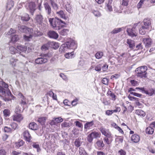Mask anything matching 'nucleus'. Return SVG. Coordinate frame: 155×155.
Masks as SVG:
<instances>
[{
    "mask_svg": "<svg viewBox=\"0 0 155 155\" xmlns=\"http://www.w3.org/2000/svg\"><path fill=\"white\" fill-rule=\"evenodd\" d=\"M0 93L3 97V99L5 101H9L11 100L10 96L12 94L10 90L8 88V84L3 81L0 82Z\"/></svg>",
    "mask_w": 155,
    "mask_h": 155,
    "instance_id": "nucleus-1",
    "label": "nucleus"
},
{
    "mask_svg": "<svg viewBox=\"0 0 155 155\" xmlns=\"http://www.w3.org/2000/svg\"><path fill=\"white\" fill-rule=\"evenodd\" d=\"M77 48V44L76 42L74 40H71L62 45L59 49V51L61 52H64L68 49H75Z\"/></svg>",
    "mask_w": 155,
    "mask_h": 155,
    "instance_id": "nucleus-2",
    "label": "nucleus"
},
{
    "mask_svg": "<svg viewBox=\"0 0 155 155\" xmlns=\"http://www.w3.org/2000/svg\"><path fill=\"white\" fill-rule=\"evenodd\" d=\"M49 21L51 26L53 28H55L56 29H59L61 27H64V25L66 24L65 22L57 17L55 18H50Z\"/></svg>",
    "mask_w": 155,
    "mask_h": 155,
    "instance_id": "nucleus-3",
    "label": "nucleus"
},
{
    "mask_svg": "<svg viewBox=\"0 0 155 155\" xmlns=\"http://www.w3.org/2000/svg\"><path fill=\"white\" fill-rule=\"evenodd\" d=\"M41 2H39L38 0H35V2H31L29 3L26 5V8L28 9L29 12L32 15H33L34 13L36 10V7L37 5H38V9L41 10Z\"/></svg>",
    "mask_w": 155,
    "mask_h": 155,
    "instance_id": "nucleus-4",
    "label": "nucleus"
},
{
    "mask_svg": "<svg viewBox=\"0 0 155 155\" xmlns=\"http://www.w3.org/2000/svg\"><path fill=\"white\" fill-rule=\"evenodd\" d=\"M147 69L146 66H142L137 68L135 72L137 74V76L141 78H145L147 77L146 71Z\"/></svg>",
    "mask_w": 155,
    "mask_h": 155,
    "instance_id": "nucleus-5",
    "label": "nucleus"
},
{
    "mask_svg": "<svg viewBox=\"0 0 155 155\" xmlns=\"http://www.w3.org/2000/svg\"><path fill=\"white\" fill-rule=\"evenodd\" d=\"M35 20L36 22L41 26L42 28H44L46 27V25L43 23V19L42 15H37L35 18Z\"/></svg>",
    "mask_w": 155,
    "mask_h": 155,
    "instance_id": "nucleus-6",
    "label": "nucleus"
},
{
    "mask_svg": "<svg viewBox=\"0 0 155 155\" xmlns=\"http://www.w3.org/2000/svg\"><path fill=\"white\" fill-rule=\"evenodd\" d=\"M18 30L21 32L31 34L33 31V29L28 28L23 25H19L18 26Z\"/></svg>",
    "mask_w": 155,
    "mask_h": 155,
    "instance_id": "nucleus-7",
    "label": "nucleus"
},
{
    "mask_svg": "<svg viewBox=\"0 0 155 155\" xmlns=\"http://www.w3.org/2000/svg\"><path fill=\"white\" fill-rule=\"evenodd\" d=\"M127 31L128 35L132 38L136 37L137 35V30L127 28Z\"/></svg>",
    "mask_w": 155,
    "mask_h": 155,
    "instance_id": "nucleus-8",
    "label": "nucleus"
},
{
    "mask_svg": "<svg viewBox=\"0 0 155 155\" xmlns=\"http://www.w3.org/2000/svg\"><path fill=\"white\" fill-rule=\"evenodd\" d=\"M136 89H139L141 90L142 93H145L150 96H152L155 91V90L153 89H150L147 90H145L144 87H136Z\"/></svg>",
    "mask_w": 155,
    "mask_h": 155,
    "instance_id": "nucleus-9",
    "label": "nucleus"
},
{
    "mask_svg": "<svg viewBox=\"0 0 155 155\" xmlns=\"http://www.w3.org/2000/svg\"><path fill=\"white\" fill-rule=\"evenodd\" d=\"M49 0H45L44 3V5L45 10L48 14L50 15L51 12V8L50 6V3H49Z\"/></svg>",
    "mask_w": 155,
    "mask_h": 155,
    "instance_id": "nucleus-10",
    "label": "nucleus"
},
{
    "mask_svg": "<svg viewBox=\"0 0 155 155\" xmlns=\"http://www.w3.org/2000/svg\"><path fill=\"white\" fill-rule=\"evenodd\" d=\"M27 48L26 46H23L22 45H18L17 47V49L21 51L20 52L19 51H18L17 53L21 55L23 57H25V55L23 54H22V53H25L26 51Z\"/></svg>",
    "mask_w": 155,
    "mask_h": 155,
    "instance_id": "nucleus-11",
    "label": "nucleus"
},
{
    "mask_svg": "<svg viewBox=\"0 0 155 155\" xmlns=\"http://www.w3.org/2000/svg\"><path fill=\"white\" fill-rule=\"evenodd\" d=\"M142 41L144 44L146 48L150 47L153 42L152 39L150 38H143V39Z\"/></svg>",
    "mask_w": 155,
    "mask_h": 155,
    "instance_id": "nucleus-12",
    "label": "nucleus"
},
{
    "mask_svg": "<svg viewBox=\"0 0 155 155\" xmlns=\"http://www.w3.org/2000/svg\"><path fill=\"white\" fill-rule=\"evenodd\" d=\"M12 119L14 121L20 122L23 119V117L21 114H16L12 116Z\"/></svg>",
    "mask_w": 155,
    "mask_h": 155,
    "instance_id": "nucleus-13",
    "label": "nucleus"
},
{
    "mask_svg": "<svg viewBox=\"0 0 155 155\" xmlns=\"http://www.w3.org/2000/svg\"><path fill=\"white\" fill-rule=\"evenodd\" d=\"M100 130L102 134L106 137H109L111 135V133L108 130L106 129L103 127H101L100 128Z\"/></svg>",
    "mask_w": 155,
    "mask_h": 155,
    "instance_id": "nucleus-14",
    "label": "nucleus"
},
{
    "mask_svg": "<svg viewBox=\"0 0 155 155\" xmlns=\"http://www.w3.org/2000/svg\"><path fill=\"white\" fill-rule=\"evenodd\" d=\"M48 35L50 38L55 39H57L58 37V33L54 31H49L48 33Z\"/></svg>",
    "mask_w": 155,
    "mask_h": 155,
    "instance_id": "nucleus-15",
    "label": "nucleus"
},
{
    "mask_svg": "<svg viewBox=\"0 0 155 155\" xmlns=\"http://www.w3.org/2000/svg\"><path fill=\"white\" fill-rule=\"evenodd\" d=\"M23 136L26 140L28 142H31V137L28 130L25 131L23 133Z\"/></svg>",
    "mask_w": 155,
    "mask_h": 155,
    "instance_id": "nucleus-16",
    "label": "nucleus"
},
{
    "mask_svg": "<svg viewBox=\"0 0 155 155\" xmlns=\"http://www.w3.org/2000/svg\"><path fill=\"white\" fill-rule=\"evenodd\" d=\"M47 61V58H39L35 59V63L38 64L45 63Z\"/></svg>",
    "mask_w": 155,
    "mask_h": 155,
    "instance_id": "nucleus-17",
    "label": "nucleus"
},
{
    "mask_svg": "<svg viewBox=\"0 0 155 155\" xmlns=\"http://www.w3.org/2000/svg\"><path fill=\"white\" fill-rule=\"evenodd\" d=\"M94 125V121L93 120L91 122H87L85 124L84 128L85 129L89 130L92 128Z\"/></svg>",
    "mask_w": 155,
    "mask_h": 155,
    "instance_id": "nucleus-18",
    "label": "nucleus"
},
{
    "mask_svg": "<svg viewBox=\"0 0 155 155\" xmlns=\"http://www.w3.org/2000/svg\"><path fill=\"white\" fill-rule=\"evenodd\" d=\"M95 146L97 148L101 149L104 146V144L102 140H99L96 142Z\"/></svg>",
    "mask_w": 155,
    "mask_h": 155,
    "instance_id": "nucleus-19",
    "label": "nucleus"
},
{
    "mask_svg": "<svg viewBox=\"0 0 155 155\" xmlns=\"http://www.w3.org/2000/svg\"><path fill=\"white\" fill-rule=\"evenodd\" d=\"M140 140L139 136L137 134H135L131 136V140L134 143H137Z\"/></svg>",
    "mask_w": 155,
    "mask_h": 155,
    "instance_id": "nucleus-20",
    "label": "nucleus"
},
{
    "mask_svg": "<svg viewBox=\"0 0 155 155\" xmlns=\"http://www.w3.org/2000/svg\"><path fill=\"white\" fill-rule=\"evenodd\" d=\"M125 28L122 27L120 28H117L114 29L111 32L112 34H116L122 31L125 30Z\"/></svg>",
    "mask_w": 155,
    "mask_h": 155,
    "instance_id": "nucleus-21",
    "label": "nucleus"
},
{
    "mask_svg": "<svg viewBox=\"0 0 155 155\" xmlns=\"http://www.w3.org/2000/svg\"><path fill=\"white\" fill-rule=\"evenodd\" d=\"M29 128L32 130H36L38 129V126L35 123L32 122L29 124Z\"/></svg>",
    "mask_w": 155,
    "mask_h": 155,
    "instance_id": "nucleus-22",
    "label": "nucleus"
},
{
    "mask_svg": "<svg viewBox=\"0 0 155 155\" xmlns=\"http://www.w3.org/2000/svg\"><path fill=\"white\" fill-rule=\"evenodd\" d=\"M149 27L148 26H143L139 29V33L142 35H144L146 32V30H148Z\"/></svg>",
    "mask_w": 155,
    "mask_h": 155,
    "instance_id": "nucleus-23",
    "label": "nucleus"
},
{
    "mask_svg": "<svg viewBox=\"0 0 155 155\" xmlns=\"http://www.w3.org/2000/svg\"><path fill=\"white\" fill-rule=\"evenodd\" d=\"M104 140L107 144L108 145L110 144L113 140L112 137L111 135H110V136L109 137H105Z\"/></svg>",
    "mask_w": 155,
    "mask_h": 155,
    "instance_id": "nucleus-24",
    "label": "nucleus"
},
{
    "mask_svg": "<svg viewBox=\"0 0 155 155\" xmlns=\"http://www.w3.org/2000/svg\"><path fill=\"white\" fill-rule=\"evenodd\" d=\"M56 14L58 16H59L61 18L66 20L67 18V17L66 16L63 11L61 10L60 11L56 12Z\"/></svg>",
    "mask_w": 155,
    "mask_h": 155,
    "instance_id": "nucleus-25",
    "label": "nucleus"
},
{
    "mask_svg": "<svg viewBox=\"0 0 155 155\" xmlns=\"http://www.w3.org/2000/svg\"><path fill=\"white\" fill-rule=\"evenodd\" d=\"M49 3L51 5L52 8L55 10H57L58 8V5L53 1L49 0Z\"/></svg>",
    "mask_w": 155,
    "mask_h": 155,
    "instance_id": "nucleus-26",
    "label": "nucleus"
},
{
    "mask_svg": "<svg viewBox=\"0 0 155 155\" xmlns=\"http://www.w3.org/2000/svg\"><path fill=\"white\" fill-rule=\"evenodd\" d=\"M107 94L111 97V99L114 101H115L116 99V96L115 94L111 91H108L107 92Z\"/></svg>",
    "mask_w": 155,
    "mask_h": 155,
    "instance_id": "nucleus-27",
    "label": "nucleus"
},
{
    "mask_svg": "<svg viewBox=\"0 0 155 155\" xmlns=\"http://www.w3.org/2000/svg\"><path fill=\"white\" fill-rule=\"evenodd\" d=\"M14 5V3L12 1L9 0L8 2L7 5V8L8 10H10L13 7Z\"/></svg>",
    "mask_w": 155,
    "mask_h": 155,
    "instance_id": "nucleus-28",
    "label": "nucleus"
},
{
    "mask_svg": "<svg viewBox=\"0 0 155 155\" xmlns=\"http://www.w3.org/2000/svg\"><path fill=\"white\" fill-rule=\"evenodd\" d=\"M135 113L139 116L142 117H144L145 116L146 114L142 110H136Z\"/></svg>",
    "mask_w": 155,
    "mask_h": 155,
    "instance_id": "nucleus-29",
    "label": "nucleus"
},
{
    "mask_svg": "<svg viewBox=\"0 0 155 155\" xmlns=\"http://www.w3.org/2000/svg\"><path fill=\"white\" fill-rule=\"evenodd\" d=\"M127 43L130 48H133L135 46L134 41L131 39H128Z\"/></svg>",
    "mask_w": 155,
    "mask_h": 155,
    "instance_id": "nucleus-30",
    "label": "nucleus"
},
{
    "mask_svg": "<svg viewBox=\"0 0 155 155\" xmlns=\"http://www.w3.org/2000/svg\"><path fill=\"white\" fill-rule=\"evenodd\" d=\"M19 39V38L18 35H12L11 42L12 43H15Z\"/></svg>",
    "mask_w": 155,
    "mask_h": 155,
    "instance_id": "nucleus-31",
    "label": "nucleus"
},
{
    "mask_svg": "<svg viewBox=\"0 0 155 155\" xmlns=\"http://www.w3.org/2000/svg\"><path fill=\"white\" fill-rule=\"evenodd\" d=\"M145 131L147 134H151L153 133L154 129L151 127H148L146 128Z\"/></svg>",
    "mask_w": 155,
    "mask_h": 155,
    "instance_id": "nucleus-32",
    "label": "nucleus"
},
{
    "mask_svg": "<svg viewBox=\"0 0 155 155\" xmlns=\"http://www.w3.org/2000/svg\"><path fill=\"white\" fill-rule=\"evenodd\" d=\"M69 32V30L68 29H64L61 30L60 34L61 35L63 36L67 35Z\"/></svg>",
    "mask_w": 155,
    "mask_h": 155,
    "instance_id": "nucleus-33",
    "label": "nucleus"
},
{
    "mask_svg": "<svg viewBox=\"0 0 155 155\" xmlns=\"http://www.w3.org/2000/svg\"><path fill=\"white\" fill-rule=\"evenodd\" d=\"M74 55V52L72 51L71 52H68L66 53L65 54V57L68 59L72 58H73V55Z\"/></svg>",
    "mask_w": 155,
    "mask_h": 155,
    "instance_id": "nucleus-34",
    "label": "nucleus"
},
{
    "mask_svg": "<svg viewBox=\"0 0 155 155\" xmlns=\"http://www.w3.org/2000/svg\"><path fill=\"white\" fill-rule=\"evenodd\" d=\"M143 23L144 26H148L149 27L151 24V21L149 19L145 18L143 20Z\"/></svg>",
    "mask_w": 155,
    "mask_h": 155,
    "instance_id": "nucleus-35",
    "label": "nucleus"
},
{
    "mask_svg": "<svg viewBox=\"0 0 155 155\" xmlns=\"http://www.w3.org/2000/svg\"><path fill=\"white\" fill-rule=\"evenodd\" d=\"M32 34V35L33 36H38L41 35L42 34V33L40 31H39L37 30H35L34 32H33V31H32V32L31 33Z\"/></svg>",
    "mask_w": 155,
    "mask_h": 155,
    "instance_id": "nucleus-36",
    "label": "nucleus"
},
{
    "mask_svg": "<svg viewBox=\"0 0 155 155\" xmlns=\"http://www.w3.org/2000/svg\"><path fill=\"white\" fill-rule=\"evenodd\" d=\"M25 142L22 140H19L18 142L16 143V147L17 148H19L20 147L23 146Z\"/></svg>",
    "mask_w": 155,
    "mask_h": 155,
    "instance_id": "nucleus-37",
    "label": "nucleus"
},
{
    "mask_svg": "<svg viewBox=\"0 0 155 155\" xmlns=\"http://www.w3.org/2000/svg\"><path fill=\"white\" fill-rule=\"evenodd\" d=\"M103 55V52L101 51H98L95 54V57L97 59H100L101 58Z\"/></svg>",
    "mask_w": 155,
    "mask_h": 155,
    "instance_id": "nucleus-38",
    "label": "nucleus"
},
{
    "mask_svg": "<svg viewBox=\"0 0 155 155\" xmlns=\"http://www.w3.org/2000/svg\"><path fill=\"white\" fill-rule=\"evenodd\" d=\"M3 113L5 117H9L10 114V111L9 109H6L3 110Z\"/></svg>",
    "mask_w": 155,
    "mask_h": 155,
    "instance_id": "nucleus-39",
    "label": "nucleus"
},
{
    "mask_svg": "<svg viewBox=\"0 0 155 155\" xmlns=\"http://www.w3.org/2000/svg\"><path fill=\"white\" fill-rule=\"evenodd\" d=\"M50 44L52 46V48L55 49H57L59 47V44L58 43L55 42H50Z\"/></svg>",
    "mask_w": 155,
    "mask_h": 155,
    "instance_id": "nucleus-40",
    "label": "nucleus"
},
{
    "mask_svg": "<svg viewBox=\"0 0 155 155\" xmlns=\"http://www.w3.org/2000/svg\"><path fill=\"white\" fill-rule=\"evenodd\" d=\"M92 13L96 17H100L101 16V13L98 11L92 10Z\"/></svg>",
    "mask_w": 155,
    "mask_h": 155,
    "instance_id": "nucleus-41",
    "label": "nucleus"
},
{
    "mask_svg": "<svg viewBox=\"0 0 155 155\" xmlns=\"http://www.w3.org/2000/svg\"><path fill=\"white\" fill-rule=\"evenodd\" d=\"M79 153L80 155H88L84 149L82 147L79 148Z\"/></svg>",
    "mask_w": 155,
    "mask_h": 155,
    "instance_id": "nucleus-42",
    "label": "nucleus"
},
{
    "mask_svg": "<svg viewBox=\"0 0 155 155\" xmlns=\"http://www.w3.org/2000/svg\"><path fill=\"white\" fill-rule=\"evenodd\" d=\"M10 52L12 54H14L17 53V49L14 47L11 46L9 49Z\"/></svg>",
    "mask_w": 155,
    "mask_h": 155,
    "instance_id": "nucleus-43",
    "label": "nucleus"
},
{
    "mask_svg": "<svg viewBox=\"0 0 155 155\" xmlns=\"http://www.w3.org/2000/svg\"><path fill=\"white\" fill-rule=\"evenodd\" d=\"M66 10L69 12L71 13L72 11V7L71 5L70 4L68 3L66 5Z\"/></svg>",
    "mask_w": 155,
    "mask_h": 155,
    "instance_id": "nucleus-44",
    "label": "nucleus"
},
{
    "mask_svg": "<svg viewBox=\"0 0 155 155\" xmlns=\"http://www.w3.org/2000/svg\"><path fill=\"white\" fill-rule=\"evenodd\" d=\"M29 19V15L27 14H26L21 17V20L24 21H28Z\"/></svg>",
    "mask_w": 155,
    "mask_h": 155,
    "instance_id": "nucleus-45",
    "label": "nucleus"
},
{
    "mask_svg": "<svg viewBox=\"0 0 155 155\" xmlns=\"http://www.w3.org/2000/svg\"><path fill=\"white\" fill-rule=\"evenodd\" d=\"M46 120V117H42L39 118L38 120V121L41 124L43 125L45 124Z\"/></svg>",
    "mask_w": 155,
    "mask_h": 155,
    "instance_id": "nucleus-46",
    "label": "nucleus"
},
{
    "mask_svg": "<svg viewBox=\"0 0 155 155\" xmlns=\"http://www.w3.org/2000/svg\"><path fill=\"white\" fill-rule=\"evenodd\" d=\"M10 126L12 127L11 128L12 129V130H14L18 128V124L15 123H12L10 124Z\"/></svg>",
    "mask_w": 155,
    "mask_h": 155,
    "instance_id": "nucleus-47",
    "label": "nucleus"
},
{
    "mask_svg": "<svg viewBox=\"0 0 155 155\" xmlns=\"http://www.w3.org/2000/svg\"><path fill=\"white\" fill-rule=\"evenodd\" d=\"M81 144V139L79 138L76 139L74 142V144L77 147H79Z\"/></svg>",
    "mask_w": 155,
    "mask_h": 155,
    "instance_id": "nucleus-48",
    "label": "nucleus"
},
{
    "mask_svg": "<svg viewBox=\"0 0 155 155\" xmlns=\"http://www.w3.org/2000/svg\"><path fill=\"white\" fill-rule=\"evenodd\" d=\"M93 138H96L99 137L100 136V134L97 132H92L91 133Z\"/></svg>",
    "mask_w": 155,
    "mask_h": 155,
    "instance_id": "nucleus-49",
    "label": "nucleus"
},
{
    "mask_svg": "<svg viewBox=\"0 0 155 155\" xmlns=\"http://www.w3.org/2000/svg\"><path fill=\"white\" fill-rule=\"evenodd\" d=\"M33 35L31 34H30L29 36H27L26 35L24 36V40L27 41H29L32 38Z\"/></svg>",
    "mask_w": 155,
    "mask_h": 155,
    "instance_id": "nucleus-50",
    "label": "nucleus"
},
{
    "mask_svg": "<svg viewBox=\"0 0 155 155\" xmlns=\"http://www.w3.org/2000/svg\"><path fill=\"white\" fill-rule=\"evenodd\" d=\"M33 147L37 149V151L38 152L40 151L39 145L36 143H33L32 144Z\"/></svg>",
    "mask_w": 155,
    "mask_h": 155,
    "instance_id": "nucleus-51",
    "label": "nucleus"
},
{
    "mask_svg": "<svg viewBox=\"0 0 155 155\" xmlns=\"http://www.w3.org/2000/svg\"><path fill=\"white\" fill-rule=\"evenodd\" d=\"M17 61V60L14 58H12L10 60L11 64L13 66H15V65L16 62Z\"/></svg>",
    "mask_w": 155,
    "mask_h": 155,
    "instance_id": "nucleus-52",
    "label": "nucleus"
},
{
    "mask_svg": "<svg viewBox=\"0 0 155 155\" xmlns=\"http://www.w3.org/2000/svg\"><path fill=\"white\" fill-rule=\"evenodd\" d=\"M55 119V121L57 124L62 122L63 120L61 117H58L56 118H54Z\"/></svg>",
    "mask_w": 155,
    "mask_h": 155,
    "instance_id": "nucleus-53",
    "label": "nucleus"
},
{
    "mask_svg": "<svg viewBox=\"0 0 155 155\" xmlns=\"http://www.w3.org/2000/svg\"><path fill=\"white\" fill-rule=\"evenodd\" d=\"M61 126L63 128L69 127H70V124L68 123L64 122L61 124Z\"/></svg>",
    "mask_w": 155,
    "mask_h": 155,
    "instance_id": "nucleus-54",
    "label": "nucleus"
},
{
    "mask_svg": "<svg viewBox=\"0 0 155 155\" xmlns=\"http://www.w3.org/2000/svg\"><path fill=\"white\" fill-rule=\"evenodd\" d=\"M148 149L149 152L153 154L155 153V148L152 147H148Z\"/></svg>",
    "mask_w": 155,
    "mask_h": 155,
    "instance_id": "nucleus-55",
    "label": "nucleus"
},
{
    "mask_svg": "<svg viewBox=\"0 0 155 155\" xmlns=\"http://www.w3.org/2000/svg\"><path fill=\"white\" fill-rule=\"evenodd\" d=\"M21 104L23 105H25L27 102H28V101H27L24 96L23 98H21Z\"/></svg>",
    "mask_w": 155,
    "mask_h": 155,
    "instance_id": "nucleus-56",
    "label": "nucleus"
},
{
    "mask_svg": "<svg viewBox=\"0 0 155 155\" xmlns=\"http://www.w3.org/2000/svg\"><path fill=\"white\" fill-rule=\"evenodd\" d=\"M109 81V80L107 78H103L102 81V83L106 85H108V82Z\"/></svg>",
    "mask_w": 155,
    "mask_h": 155,
    "instance_id": "nucleus-57",
    "label": "nucleus"
},
{
    "mask_svg": "<svg viewBox=\"0 0 155 155\" xmlns=\"http://www.w3.org/2000/svg\"><path fill=\"white\" fill-rule=\"evenodd\" d=\"M4 131L5 132H10L12 131V129L11 128L7 126L4 127Z\"/></svg>",
    "mask_w": 155,
    "mask_h": 155,
    "instance_id": "nucleus-58",
    "label": "nucleus"
},
{
    "mask_svg": "<svg viewBox=\"0 0 155 155\" xmlns=\"http://www.w3.org/2000/svg\"><path fill=\"white\" fill-rule=\"evenodd\" d=\"M74 124H75L76 126L78 127L82 128L83 127L82 124L78 121H75Z\"/></svg>",
    "mask_w": 155,
    "mask_h": 155,
    "instance_id": "nucleus-59",
    "label": "nucleus"
},
{
    "mask_svg": "<svg viewBox=\"0 0 155 155\" xmlns=\"http://www.w3.org/2000/svg\"><path fill=\"white\" fill-rule=\"evenodd\" d=\"M128 56V54L127 53H124L121 54L120 56L119 57V58H120L121 59V57H123V58H125V59H126Z\"/></svg>",
    "mask_w": 155,
    "mask_h": 155,
    "instance_id": "nucleus-60",
    "label": "nucleus"
},
{
    "mask_svg": "<svg viewBox=\"0 0 155 155\" xmlns=\"http://www.w3.org/2000/svg\"><path fill=\"white\" fill-rule=\"evenodd\" d=\"M93 138L91 134L88 136L87 138V140L90 143L93 141Z\"/></svg>",
    "mask_w": 155,
    "mask_h": 155,
    "instance_id": "nucleus-61",
    "label": "nucleus"
},
{
    "mask_svg": "<svg viewBox=\"0 0 155 155\" xmlns=\"http://www.w3.org/2000/svg\"><path fill=\"white\" fill-rule=\"evenodd\" d=\"M60 76L64 81H67L68 80L67 76L63 73H61Z\"/></svg>",
    "mask_w": 155,
    "mask_h": 155,
    "instance_id": "nucleus-62",
    "label": "nucleus"
},
{
    "mask_svg": "<svg viewBox=\"0 0 155 155\" xmlns=\"http://www.w3.org/2000/svg\"><path fill=\"white\" fill-rule=\"evenodd\" d=\"M101 65L99 64L96 66L95 68V71H101Z\"/></svg>",
    "mask_w": 155,
    "mask_h": 155,
    "instance_id": "nucleus-63",
    "label": "nucleus"
},
{
    "mask_svg": "<svg viewBox=\"0 0 155 155\" xmlns=\"http://www.w3.org/2000/svg\"><path fill=\"white\" fill-rule=\"evenodd\" d=\"M118 153L119 155H126V154L125 151L122 150H119Z\"/></svg>",
    "mask_w": 155,
    "mask_h": 155,
    "instance_id": "nucleus-64",
    "label": "nucleus"
}]
</instances>
